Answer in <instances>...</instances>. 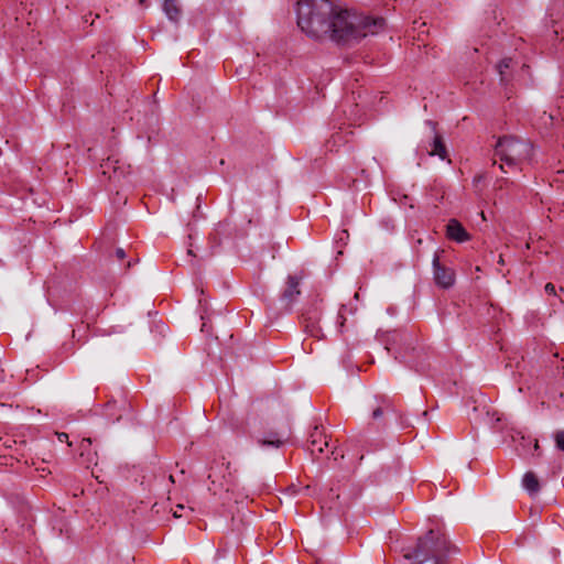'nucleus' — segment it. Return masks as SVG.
Masks as SVG:
<instances>
[{"mask_svg": "<svg viewBox=\"0 0 564 564\" xmlns=\"http://www.w3.org/2000/svg\"><path fill=\"white\" fill-rule=\"evenodd\" d=\"M128 268L132 267V262L129 261L128 264H127Z\"/></svg>", "mask_w": 564, "mask_h": 564, "instance_id": "obj_29", "label": "nucleus"}, {"mask_svg": "<svg viewBox=\"0 0 564 564\" xmlns=\"http://www.w3.org/2000/svg\"><path fill=\"white\" fill-rule=\"evenodd\" d=\"M328 446V440L324 435L323 429H319L317 425L314 427L313 432L310 435V447L312 455L322 454L324 452V447Z\"/></svg>", "mask_w": 564, "mask_h": 564, "instance_id": "obj_9", "label": "nucleus"}, {"mask_svg": "<svg viewBox=\"0 0 564 564\" xmlns=\"http://www.w3.org/2000/svg\"><path fill=\"white\" fill-rule=\"evenodd\" d=\"M116 257L118 258V260H123L126 258V251L122 248H117Z\"/></svg>", "mask_w": 564, "mask_h": 564, "instance_id": "obj_23", "label": "nucleus"}, {"mask_svg": "<svg viewBox=\"0 0 564 564\" xmlns=\"http://www.w3.org/2000/svg\"><path fill=\"white\" fill-rule=\"evenodd\" d=\"M162 9L171 22L177 23L180 21L182 10L177 0H164Z\"/></svg>", "mask_w": 564, "mask_h": 564, "instance_id": "obj_14", "label": "nucleus"}, {"mask_svg": "<svg viewBox=\"0 0 564 564\" xmlns=\"http://www.w3.org/2000/svg\"><path fill=\"white\" fill-rule=\"evenodd\" d=\"M345 312H346V306L341 305L339 311H338V313H337V317H336V325H337V329H338L339 333L343 332V327H344L345 322H346Z\"/></svg>", "mask_w": 564, "mask_h": 564, "instance_id": "obj_18", "label": "nucleus"}, {"mask_svg": "<svg viewBox=\"0 0 564 564\" xmlns=\"http://www.w3.org/2000/svg\"><path fill=\"white\" fill-rule=\"evenodd\" d=\"M90 446H91L90 437L83 438V441L80 442V445H79L80 456H87L88 463H93V460H94L93 453L90 451Z\"/></svg>", "mask_w": 564, "mask_h": 564, "instance_id": "obj_17", "label": "nucleus"}, {"mask_svg": "<svg viewBox=\"0 0 564 564\" xmlns=\"http://www.w3.org/2000/svg\"><path fill=\"white\" fill-rule=\"evenodd\" d=\"M433 275L435 283L443 288L448 289L455 283V272L453 269L441 264L438 253L435 252L432 261Z\"/></svg>", "mask_w": 564, "mask_h": 564, "instance_id": "obj_6", "label": "nucleus"}, {"mask_svg": "<svg viewBox=\"0 0 564 564\" xmlns=\"http://www.w3.org/2000/svg\"><path fill=\"white\" fill-rule=\"evenodd\" d=\"M139 1H140V3H144L145 0H139Z\"/></svg>", "mask_w": 564, "mask_h": 564, "instance_id": "obj_30", "label": "nucleus"}, {"mask_svg": "<svg viewBox=\"0 0 564 564\" xmlns=\"http://www.w3.org/2000/svg\"><path fill=\"white\" fill-rule=\"evenodd\" d=\"M303 321L305 324V330L311 336L321 338V327L318 326L319 314L317 311L307 312L303 314Z\"/></svg>", "mask_w": 564, "mask_h": 564, "instance_id": "obj_13", "label": "nucleus"}, {"mask_svg": "<svg viewBox=\"0 0 564 564\" xmlns=\"http://www.w3.org/2000/svg\"><path fill=\"white\" fill-rule=\"evenodd\" d=\"M382 404L383 405H379L378 408H376L373 411H372V417L376 420V419H379L384 410H388V409H391L390 404L388 403L387 400H382Z\"/></svg>", "mask_w": 564, "mask_h": 564, "instance_id": "obj_20", "label": "nucleus"}, {"mask_svg": "<svg viewBox=\"0 0 564 564\" xmlns=\"http://www.w3.org/2000/svg\"><path fill=\"white\" fill-rule=\"evenodd\" d=\"M411 368H414L417 372H422L424 371V367L423 366H419L416 365L413 360H406L405 361Z\"/></svg>", "mask_w": 564, "mask_h": 564, "instance_id": "obj_21", "label": "nucleus"}, {"mask_svg": "<svg viewBox=\"0 0 564 564\" xmlns=\"http://www.w3.org/2000/svg\"><path fill=\"white\" fill-rule=\"evenodd\" d=\"M169 479L170 481L174 482V477L172 475H170Z\"/></svg>", "mask_w": 564, "mask_h": 564, "instance_id": "obj_27", "label": "nucleus"}, {"mask_svg": "<svg viewBox=\"0 0 564 564\" xmlns=\"http://www.w3.org/2000/svg\"><path fill=\"white\" fill-rule=\"evenodd\" d=\"M297 25L310 37L325 36L337 43L350 44L379 33L384 25L382 18L348 10H338L329 0H300L296 8Z\"/></svg>", "mask_w": 564, "mask_h": 564, "instance_id": "obj_1", "label": "nucleus"}, {"mask_svg": "<svg viewBox=\"0 0 564 564\" xmlns=\"http://www.w3.org/2000/svg\"><path fill=\"white\" fill-rule=\"evenodd\" d=\"M301 294L300 290V278L296 275H289L286 279V285L281 294V302L285 310H290L296 302Z\"/></svg>", "mask_w": 564, "mask_h": 564, "instance_id": "obj_8", "label": "nucleus"}, {"mask_svg": "<svg viewBox=\"0 0 564 564\" xmlns=\"http://www.w3.org/2000/svg\"><path fill=\"white\" fill-rule=\"evenodd\" d=\"M447 237L456 242H465L470 239L469 234L457 219H451L446 225Z\"/></svg>", "mask_w": 564, "mask_h": 564, "instance_id": "obj_11", "label": "nucleus"}, {"mask_svg": "<svg viewBox=\"0 0 564 564\" xmlns=\"http://www.w3.org/2000/svg\"><path fill=\"white\" fill-rule=\"evenodd\" d=\"M426 124L430 127L431 133L433 134V140L431 142V149L429 150V154L432 156L437 155L442 160H445L447 154L446 148L443 143L442 137L436 133L435 122L427 120Z\"/></svg>", "mask_w": 564, "mask_h": 564, "instance_id": "obj_10", "label": "nucleus"}, {"mask_svg": "<svg viewBox=\"0 0 564 564\" xmlns=\"http://www.w3.org/2000/svg\"><path fill=\"white\" fill-rule=\"evenodd\" d=\"M403 552L404 558L410 560L411 564H447L449 556L458 550L438 531L430 530L419 538L413 549H404Z\"/></svg>", "mask_w": 564, "mask_h": 564, "instance_id": "obj_2", "label": "nucleus"}, {"mask_svg": "<svg viewBox=\"0 0 564 564\" xmlns=\"http://www.w3.org/2000/svg\"><path fill=\"white\" fill-rule=\"evenodd\" d=\"M131 405L124 399L110 400L102 409V415L110 423L119 422L124 415L130 413Z\"/></svg>", "mask_w": 564, "mask_h": 564, "instance_id": "obj_7", "label": "nucleus"}, {"mask_svg": "<svg viewBox=\"0 0 564 564\" xmlns=\"http://www.w3.org/2000/svg\"><path fill=\"white\" fill-rule=\"evenodd\" d=\"M101 173L115 183H121L131 173V166L118 158L109 156L100 164Z\"/></svg>", "mask_w": 564, "mask_h": 564, "instance_id": "obj_5", "label": "nucleus"}, {"mask_svg": "<svg viewBox=\"0 0 564 564\" xmlns=\"http://www.w3.org/2000/svg\"><path fill=\"white\" fill-rule=\"evenodd\" d=\"M522 485L530 496H534L540 491L539 479L533 471L524 474Z\"/></svg>", "mask_w": 564, "mask_h": 564, "instance_id": "obj_15", "label": "nucleus"}, {"mask_svg": "<svg viewBox=\"0 0 564 564\" xmlns=\"http://www.w3.org/2000/svg\"><path fill=\"white\" fill-rule=\"evenodd\" d=\"M174 517L178 518L181 514H178L177 510L174 511Z\"/></svg>", "mask_w": 564, "mask_h": 564, "instance_id": "obj_26", "label": "nucleus"}, {"mask_svg": "<svg viewBox=\"0 0 564 564\" xmlns=\"http://www.w3.org/2000/svg\"><path fill=\"white\" fill-rule=\"evenodd\" d=\"M513 59L512 58H503L497 65V70L500 76L501 85L507 86L510 82L509 70L512 68Z\"/></svg>", "mask_w": 564, "mask_h": 564, "instance_id": "obj_16", "label": "nucleus"}, {"mask_svg": "<svg viewBox=\"0 0 564 564\" xmlns=\"http://www.w3.org/2000/svg\"><path fill=\"white\" fill-rule=\"evenodd\" d=\"M539 449H540V446H539V442L538 440L535 438H531L530 436H524V435H521L520 438L518 440V445H517V451L519 453V455L521 456H539L540 453H539Z\"/></svg>", "mask_w": 564, "mask_h": 564, "instance_id": "obj_12", "label": "nucleus"}, {"mask_svg": "<svg viewBox=\"0 0 564 564\" xmlns=\"http://www.w3.org/2000/svg\"><path fill=\"white\" fill-rule=\"evenodd\" d=\"M533 154V145L529 140L519 139L513 135L500 137L495 145V156L501 161L499 169L507 173L508 166L521 171L523 163L529 162Z\"/></svg>", "mask_w": 564, "mask_h": 564, "instance_id": "obj_3", "label": "nucleus"}, {"mask_svg": "<svg viewBox=\"0 0 564 564\" xmlns=\"http://www.w3.org/2000/svg\"><path fill=\"white\" fill-rule=\"evenodd\" d=\"M544 290L550 295H555V285L552 283H546Z\"/></svg>", "mask_w": 564, "mask_h": 564, "instance_id": "obj_22", "label": "nucleus"}, {"mask_svg": "<svg viewBox=\"0 0 564 564\" xmlns=\"http://www.w3.org/2000/svg\"><path fill=\"white\" fill-rule=\"evenodd\" d=\"M553 438L555 441L556 447L564 452V430L556 431L553 435Z\"/></svg>", "mask_w": 564, "mask_h": 564, "instance_id": "obj_19", "label": "nucleus"}, {"mask_svg": "<svg viewBox=\"0 0 564 564\" xmlns=\"http://www.w3.org/2000/svg\"><path fill=\"white\" fill-rule=\"evenodd\" d=\"M187 253H188L189 256H193V257H194V253H193V250H192V249H188Z\"/></svg>", "mask_w": 564, "mask_h": 564, "instance_id": "obj_25", "label": "nucleus"}, {"mask_svg": "<svg viewBox=\"0 0 564 564\" xmlns=\"http://www.w3.org/2000/svg\"><path fill=\"white\" fill-rule=\"evenodd\" d=\"M176 508H177V509H184V506H182V505H177V507H176Z\"/></svg>", "mask_w": 564, "mask_h": 564, "instance_id": "obj_28", "label": "nucleus"}, {"mask_svg": "<svg viewBox=\"0 0 564 564\" xmlns=\"http://www.w3.org/2000/svg\"><path fill=\"white\" fill-rule=\"evenodd\" d=\"M57 440L59 442H67L68 441V434H66L64 432L57 433Z\"/></svg>", "mask_w": 564, "mask_h": 564, "instance_id": "obj_24", "label": "nucleus"}, {"mask_svg": "<svg viewBox=\"0 0 564 564\" xmlns=\"http://www.w3.org/2000/svg\"><path fill=\"white\" fill-rule=\"evenodd\" d=\"M291 436V429L284 425L280 429L270 427L254 435V440L262 448H280Z\"/></svg>", "mask_w": 564, "mask_h": 564, "instance_id": "obj_4", "label": "nucleus"}]
</instances>
